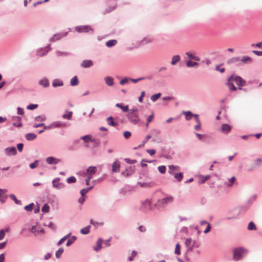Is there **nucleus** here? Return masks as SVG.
<instances>
[{
    "instance_id": "nucleus-1",
    "label": "nucleus",
    "mask_w": 262,
    "mask_h": 262,
    "mask_svg": "<svg viewBox=\"0 0 262 262\" xmlns=\"http://www.w3.org/2000/svg\"><path fill=\"white\" fill-rule=\"evenodd\" d=\"M248 253V250L243 247H239L233 250V259L237 261L243 259Z\"/></svg>"
},
{
    "instance_id": "nucleus-2",
    "label": "nucleus",
    "mask_w": 262,
    "mask_h": 262,
    "mask_svg": "<svg viewBox=\"0 0 262 262\" xmlns=\"http://www.w3.org/2000/svg\"><path fill=\"white\" fill-rule=\"evenodd\" d=\"M173 201V197L171 195H168L161 199H159L155 204V206L157 209L164 208L168 204L172 203Z\"/></svg>"
},
{
    "instance_id": "nucleus-3",
    "label": "nucleus",
    "mask_w": 262,
    "mask_h": 262,
    "mask_svg": "<svg viewBox=\"0 0 262 262\" xmlns=\"http://www.w3.org/2000/svg\"><path fill=\"white\" fill-rule=\"evenodd\" d=\"M138 110L137 108L130 109L127 114L128 120L134 124H137L140 122V118L138 115Z\"/></svg>"
},
{
    "instance_id": "nucleus-4",
    "label": "nucleus",
    "mask_w": 262,
    "mask_h": 262,
    "mask_svg": "<svg viewBox=\"0 0 262 262\" xmlns=\"http://www.w3.org/2000/svg\"><path fill=\"white\" fill-rule=\"evenodd\" d=\"M151 201L148 199H146L145 200L141 202V205L139 209L142 212H147L151 210Z\"/></svg>"
},
{
    "instance_id": "nucleus-5",
    "label": "nucleus",
    "mask_w": 262,
    "mask_h": 262,
    "mask_svg": "<svg viewBox=\"0 0 262 262\" xmlns=\"http://www.w3.org/2000/svg\"><path fill=\"white\" fill-rule=\"evenodd\" d=\"M75 30L78 33H88L90 31L92 34L94 33V30L89 25L78 26L75 27Z\"/></svg>"
},
{
    "instance_id": "nucleus-6",
    "label": "nucleus",
    "mask_w": 262,
    "mask_h": 262,
    "mask_svg": "<svg viewBox=\"0 0 262 262\" xmlns=\"http://www.w3.org/2000/svg\"><path fill=\"white\" fill-rule=\"evenodd\" d=\"M69 32H60L54 34L50 39V42H54L60 40L61 38L66 37L68 35Z\"/></svg>"
},
{
    "instance_id": "nucleus-7",
    "label": "nucleus",
    "mask_w": 262,
    "mask_h": 262,
    "mask_svg": "<svg viewBox=\"0 0 262 262\" xmlns=\"http://www.w3.org/2000/svg\"><path fill=\"white\" fill-rule=\"evenodd\" d=\"M52 48L51 47L50 44H49L46 47L43 48H40L37 50L36 51V55L38 56H45L50 50H51Z\"/></svg>"
},
{
    "instance_id": "nucleus-8",
    "label": "nucleus",
    "mask_w": 262,
    "mask_h": 262,
    "mask_svg": "<svg viewBox=\"0 0 262 262\" xmlns=\"http://www.w3.org/2000/svg\"><path fill=\"white\" fill-rule=\"evenodd\" d=\"M52 183L53 187L58 190L63 189L65 187V184L60 182V178H56L53 179Z\"/></svg>"
},
{
    "instance_id": "nucleus-9",
    "label": "nucleus",
    "mask_w": 262,
    "mask_h": 262,
    "mask_svg": "<svg viewBox=\"0 0 262 262\" xmlns=\"http://www.w3.org/2000/svg\"><path fill=\"white\" fill-rule=\"evenodd\" d=\"M67 125L68 124L64 122L61 121H57L51 122L49 124V127H52V129L56 128H62L66 127L67 126Z\"/></svg>"
},
{
    "instance_id": "nucleus-10",
    "label": "nucleus",
    "mask_w": 262,
    "mask_h": 262,
    "mask_svg": "<svg viewBox=\"0 0 262 262\" xmlns=\"http://www.w3.org/2000/svg\"><path fill=\"white\" fill-rule=\"evenodd\" d=\"M7 156H15L17 154L16 148L14 146L7 147L4 149Z\"/></svg>"
},
{
    "instance_id": "nucleus-11",
    "label": "nucleus",
    "mask_w": 262,
    "mask_h": 262,
    "mask_svg": "<svg viewBox=\"0 0 262 262\" xmlns=\"http://www.w3.org/2000/svg\"><path fill=\"white\" fill-rule=\"evenodd\" d=\"M233 78L234 75L232 74L228 78V80L226 83V85L228 86L231 91H235L237 90V88L235 86L233 83Z\"/></svg>"
},
{
    "instance_id": "nucleus-12",
    "label": "nucleus",
    "mask_w": 262,
    "mask_h": 262,
    "mask_svg": "<svg viewBox=\"0 0 262 262\" xmlns=\"http://www.w3.org/2000/svg\"><path fill=\"white\" fill-rule=\"evenodd\" d=\"M46 161L47 163L50 165H56L61 161L60 159L52 156L47 158Z\"/></svg>"
},
{
    "instance_id": "nucleus-13",
    "label": "nucleus",
    "mask_w": 262,
    "mask_h": 262,
    "mask_svg": "<svg viewBox=\"0 0 262 262\" xmlns=\"http://www.w3.org/2000/svg\"><path fill=\"white\" fill-rule=\"evenodd\" d=\"M111 5L108 6V8L106 9L103 12L104 14L106 13H108L112 11H113L117 6V3L116 0H111L110 1Z\"/></svg>"
},
{
    "instance_id": "nucleus-14",
    "label": "nucleus",
    "mask_w": 262,
    "mask_h": 262,
    "mask_svg": "<svg viewBox=\"0 0 262 262\" xmlns=\"http://www.w3.org/2000/svg\"><path fill=\"white\" fill-rule=\"evenodd\" d=\"M38 84L43 88H47L49 86V80L47 77H44L40 79V80H39Z\"/></svg>"
},
{
    "instance_id": "nucleus-15",
    "label": "nucleus",
    "mask_w": 262,
    "mask_h": 262,
    "mask_svg": "<svg viewBox=\"0 0 262 262\" xmlns=\"http://www.w3.org/2000/svg\"><path fill=\"white\" fill-rule=\"evenodd\" d=\"M233 81L236 82V84L239 86H242L245 85L246 81L239 76H234Z\"/></svg>"
},
{
    "instance_id": "nucleus-16",
    "label": "nucleus",
    "mask_w": 262,
    "mask_h": 262,
    "mask_svg": "<svg viewBox=\"0 0 262 262\" xmlns=\"http://www.w3.org/2000/svg\"><path fill=\"white\" fill-rule=\"evenodd\" d=\"M105 83L108 86H113L114 85V79L111 76H106L104 78Z\"/></svg>"
},
{
    "instance_id": "nucleus-17",
    "label": "nucleus",
    "mask_w": 262,
    "mask_h": 262,
    "mask_svg": "<svg viewBox=\"0 0 262 262\" xmlns=\"http://www.w3.org/2000/svg\"><path fill=\"white\" fill-rule=\"evenodd\" d=\"M93 65V62L91 60H84L81 62L80 64L81 67L84 68H90Z\"/></svg>"
},
{
    "instance_id": "nucleus-18",
    "label": "nucleus",
    "mask_w": 262,
    "mask_h": 262,
    "mask_svg": "<svg viewBox=\"0 0 262 262\" xmlns=\"http://www.w3.org/2000/svg\"><path fill=\"white\" fill-rule=\"evenodd\" d=\"M52 85L53 88L62 86L63 85V82L61 79L58 78L54 79L52 81Z\"/></svg>"
},
{
    "instance_id": "nucleus-19",
    "label": "nucleus",
    "mask_w": 262,
    "mask_h": 262,
    "mask_svg": "<svg viewBox=\"0 0 262 262\" xmlns=\"http://www.w3.org/2000/svg\"><path fill=\"white\" fill-rule=\"evenodd\" d=\"M180 167L178 165H171L168 166V173L170 174H173L175 171H179Z\"/></svg>"
},
{
    "instance_id": "nucleus-20",
    "label": "nucleus",
    "mask_w": 262,
    "mask_h": 262,
    "mask_svg": "<svg viewBox=\"0 0 262 262\" xmlns=\"http://www.w3.org/2000/svg\"><path fill=\"white\" fill-rule=\"evenodd\" d=\"M97 170V168L95 166H90L86 170V173L88 176H90L92 178V176L94 174Z\"/></svg>"
},
{
    "instance_id": "nucleus-21",
    "label": "nucleus",
    "mask_w": 262,
    "mask_h": 262,
    "mask_svg": "<svg viewBox=\"0 0 262 262\" xmlns=\"http://www.w3.org/2000/svg\"><path fill=\"white\" fill-rule=\"evenodd\" d=\"M120 167V162L116 160L115 161L112 165V171L113 172H117L119 171Z\"/></svg>"
},
{
    "instance_id": "nucleus-22",
    "label": "nucleus",
    "mask_w": 262,
    "mask_h": 262,
    "mask_svg": "<svg viewBox=\"0 0 262 262\" xmlns=\"http://www.w3.org/2000/svg\"><path fill=\"white\" fill-rule=\"evenodd\" d=\"M7 192V189L0 188V202L2 203H4L6 202L7 196L3 195V194L6 193Z\"/></svg>"
},
{
    "instance_id": "nucleus-23",
    "label": "nucleus",
    "mask_w": 262,
    "mask_h": 262,
    "mask_svg": "<svg viewBox=\"0 0 262 262\" xmlns=\"http://www.w3.org/2000/svg\"><path fill=\"white\" fill-rule=\"evenodd\" d=\"M221 129L223 133L227 134L230 132L231 127L230 125L224 123L222 125Z\"/></svg>"
},
{
    "instance_id": "nucleus-24",
    "label": "nucleus",
    "mask_w": 262,
    "mask_h": 262,
    "mask_svg": "<svg viewBox=\"0 0 262 262\" xmlns=\"http://www.w3.org/2000/svg\"><path fill=\"white\" fill-rule=\"evenodd\" d=\"M185 54L190 60H194L198 61L200 60V58L199 56L194 55L192 53L190 52H187Z\"/></svg>"
},
{
    "instance_id": "nucleus-25",
    "label": "nucleus",
    "mask_w": 262,
    "mask_h": 262,
    "mask_svg": "<svg viewBox=\"0 0 262 262\" xmlns=\"http://www.w3.org/2000/svg\"><path fill=\"white\" fill-rule=\"evenodd\" d=\"M181 57L179 55H174L172 57L171 64L172 66L175 65L177 62L180 61Z\"/></svg>"
},
{
    "instance_id": "nucleus-26",
    "label": "nucleus",
    "mask_w": 262,
    "mask_h": 262,
    "mask_svg": "<svg viewBox=\"0 0 262 262\" xmlns=\"http://www.w3.org/2000/svg\"><path fill=\"white\" fill-rule=\"evenodd\" d=\"M183 114L185 116V119L186 120H190L192 117H193V115L194 114H192V112L190 111H188L186 112L183 111L182 112Z\"/></svg>"
},
{
    "instance_id": "nucleus-27",
    "label": "nucleus",
    "mask_w": 262,
    "mask_h": 262,
    "mask_svg": "<svg viewBox=\"0 0 262 262\" xmlns=\"http://www.w3.org/2000/svg\"><path fill=\"white\" fill-rule=\"evenodd\" d=\"M36 135L34 133H28L26 135L25 137L28 141H32L36 138Z\"/></svg>"
},
{
    "instance_id": "nucleus-28",
    "label": "nucleus",
    "mask_w": 262,
    "mask_h": 262,
    "mask_svg": "<svg viewBox=\"0 0 262 262\" xmlns=\"http://www.w3.org/2000/svg\"><path fill=\"white\" fill-rule=\"evenodd\" d=\"M103 239L101 238L98 239V240L96 242V246L94 247V249L96 251H99L102 248V242Z\"/></svg>"
},
{
    "instance_id": "nucleus-29",
    "label": "nucleus",
    "mask_w": 262,
    "mask_h": 262,
    "mask_svg": "<svg viewBox=\"0 0 262 262\" xmlns=\"http://www.w3.org/2000/svg\"><path fill=\"white\" fill-rule=\"evenodd\" d=\"M107 122L108 125L112 126H116L118 125V122L113 121V118L112 116L107 118Z\"/></svg>"
},
{
    "instance_id": "nucleus-30",
    "label": "nucleus",
    "mask_w": 262,
    "mask_h": 262,
    "mask_svg": "<svg viewBox=\"0 0 262 262\" xmlns=\"http://www.w3.org/2000/svg\"><path fill=\"white\" fill-rule=\"evenodd\" d=\"M199 63L196 61H192L191 60H189L188 61H187L186 62V66L188 68H193L195 66H199Z\"/></svg>"
},
{
    "instance_id": "nucleus-31",
    "label": "nucleus",
    "mask_w": 262,
    "mask_h": 262,
    "mask_svg": "<svg viewBox=\"0 0 262 262\" xmlns=\"http://www.w3.org/2000/svg\"><path fill=\"white\" fill-rule=\"evenodd\" d=\"M117 42V40L116 39H111L105 42V45L108 48H111L116 45Z\"/></svg>"
},
{
    "instance_id": "nucleus-32",
    "label": "nucleus",
    "mask_w": 262,
    "mask_h": 262,
    "mask_svg": "<svg viewBox=\"0 0 262 262\" xmlns=\"http://www.w3.org/2000/svg\"><path fill=\"white\" fill-rule=\"evenodd\" d=\"M72 112L66 111V113L62 115V118L64 119L71 120L72 119Z\"/></svg>"
},
{
    "instance_id": "nucleus-33",
    "label": "nucleus",
    "mask_w": 262,
    "mask_h": 262,
    "mask_svg": "<svg viewBox=\"0 0 262 262\" xmlns=\"http://www.w3.org/2000/svg\"><path fill=\"white\" fill-rule=\"evenodd\" d=\"M70 85L72 86H76L78 85L79 83V81L78 79V78L76 76H74L72 77L70 80Z\"/></svg>"
},
{
    "instance_id": "nucleus-34",
    "label": "nucleus",
    "mask_w": 262,
    "mask_h": 262,
    "mask_svg": "<svg viewBox=\"0 0 262 262\" xmlns=\"http://www.w3.org/2000/svg\"><path fill=\"white\" fill-rule=\"evenodd\" d=\"M115 105H116V107L120 108L122 110V111L124 112H128L129 110L128 109V105L124 106V105H123L121 103H116Z\"/></svg>"
},
{
    "instance_id": "nucleus-35",
    "label": "nucleus",
    "mask_w": 262,
    "mask_h": 262,
    "mask_svg": "<svg viewBox=\"0 0 262 262\" xmlns=\"http://www.w3.org/2000/svg\"><path fill=\"white\" fill-rule=\"evenodd\" d=\"M172 175L178 182H181L183 178V172L174 173V174Z\"/></svg>"
},
{
    "instance_id": "nucleus-36",
    "label": "nucleus",
    "mask_w": 262,
    "mask_h": 262,
    "mask_svg": "<svg viewBox=\"0 0 262 262\" xmlns=\"http://www.w3.org/2000/svg\"><path fill=\"white\" fill-rule=\"evenodd\" d=\"M9 197L12 200H13L14 202V203L16 204L21 205L22 203L21 201L17 200V199L16 198V196L14 194H10L9 195Z\"/></svg>"
},
{
    "instance_id": "nucleus-37",
    "label": "nucleus",
    "mask_w": 262,
    "mask_h": 262,
    "mask_svg": "<svg viewBox=\"0 0 262 262\" xmlns=\"http://www.w3.org/2000/svg\"><path fill=\"white\" fill-rule=\"evenodd\" d=\"M240 61L243 63H247L252 62V59L249 56H243L242 58H240Z\"/></svg>"
},
{
    "instance_id": "nucleus-38",
    "label": "nucleus",
    "mask_w": 262,
    "mask_h": 262,
    "mask_svg": "<svg viewBox=\"0 0 262 262\" xmlns=\"http://www.w3.org/2000/svg\"><path fill=\"white\" fill-rule=\"evenodd\" d=\"M93 188V186L83 188L80 190V194L82 196H83L89 191Z\"/></svg>"
},
{
    "instance_id": "nucleus-39",
    "label": "nucleus",
    "mask_w": 262,
    "mask_h": 262,
    "mask_svg": "<svg viewBox=\"0 0 262 262\" xmlns=\"http://www.w3.org/2000/svg\"><path fill=\"white\" fill-rule=\"evenodd\" d=\"M253 163L257 167L262 165V158H257L253 160Z\"/></svg>"
},
{
    "instance_id": "nucleus-40",
    "label": "nucleus",
    "mask_w": 262,
    "mask_h": 262,
    "mask_svg": "<svg viewBox=\"0 0 262 262\" xmlns=\"http://www.w3.org/2000/svg\"><path fill=\"white\" fill-rule=\"evenodd\" d=\"M77 239V237L75 235L71 236V238L69 239L66 243L67 246H70Z\"/></svg>"
},
{
    "instance_id": "nucleus-41",
    "label": "nucleus",
    "mask_w": 262,
    "mask_h": 262,
    "mask_svg": "<svg viewBox=\"0 0 262 262\" xmlns=\"http://www.w3.org/2000/svg\"><path fill=\"white\" fill-rule=\"evenodd\" d=\"M90 225L87 226L86 227L82 228L80 230V233L82 234H88L90 232Z\"/></svg>"
},
{
    "instance_id": "nucleus-42",
    "label": "nucleus",
    "mask_w": 262,
    "mask_h": 262,
    "mask_svg": "<svg viewBox=\"0 0 262 262\" xmlns=\"http://www.w3.org/2000/svg\"><path fill=\"white\" fill-rule=\"evenodd\" d=\"M247 229L249 230H256L257 228L255 224L251 221L249 223Z\"/></svg>"
},
{
    "instance_id": "nucleus-43",
    "label": "nucleus",
    "mask_w": 262,
    "mask_h": 262,
    "mask_svg": "<svg viewBox=\"0 0 262 262\" xmlns=\"http://www.w3.org/2000/svg\"><path fill=\"white\" fill-rule=\"evenodd\" d=\"M240 61V57H234L230 59H229L227 61V63L230 64L232 63H235Z\"/></svg>"
},
{
    "instance_id": "nucleus-44",
    "label": "nucleus",
    "mask_w": 262,
    "mask_h": 262,
    "mask_svg": "<svg viewBox=\"0 0 262 262\" xmlns=\"http://www.w3.org/2000/svg\"><path fill=\"white\" fill-rule=\"evenodd\" d=\"M80 139L83 140L85 142L88 143L91 141V137L90 135H85L80 138Z\"/></svg>"
},
{
    "instance_id": "nucleus-45",
    "label": "nucleus",
    "mask_w": 262,
    "mask_h": 262,
    "mask_svg": "<svg viewBox=\"0 0 262 262\" xmlns=\"http://www.w3.org/2000/svg\"><path fill=\"white\" fill-rule=\"evenodd\" d=\"M161 94L160 93H157L156 94L153 95L151 96L150 99L152 101L155 102L158 99L160 98Z\"/></svg>"
},
{
    "instance_id": "nucleus-46",
    "label": "nucleus",
    "mask_w": 262,
    "mask_h": 262,
    "mask_svg": "<svg viewBox=\"0 0 262 262\" xmlns=\"http://www.w3.org/2000/svg\"><path fill=\"white\" fill-rule=\"evenodd\" d=\"M56 54L58 56H68L70 55V53L69 52H61L60 51H57L56 52Z\"/></svg>"
},
{
    "instance_id": "nucleus-47",
    "label": "nucleus",
    "mask_w": 262,
    "mask_h": 262,
    "mask_svg": "<svg viewBox=\"0 0 262 262\" xmlns=\"http://www.w3.org/2000/svg\"><path fill=\"white\" fill-rule=\"evenodd\" d=\"M63 248H59L57 251H56L55 253V256L57 258H58L60 257L62 253L63 252Z\"/></svg>"
},
{
    "instance_id": "nucleus-48",
    "label": "nucleus",
    "mask_w": 262,
    "mask_h": 262,
    "mask_svg": "<svg viewBox=\"0 0 262 262\" xmlns=\"http://www.w3.org/2000/svg\"><path fill=\"white\" fill-rule=\"evenodd\" d=\"M41 211L45 213L48 212L50 211V207L49 205L47 204H45L41 208Z\"/></svg>"
},
{
    "instance_id": "nucleus-49",
    "label": "nucleus",
    "mask_w": 262,
    "mask_h": 262,
    "mask_svg": "<svg viewBox=\"0 0 262 262\" xmlns=\"http://www.w3.org/2000/svg\"><path fill=\"white\" fill-rule=\"evenodd\" d=\"M34 204L31 203L24 207V209L27 211H31L33 209Z\"/></svg>"
},
{
    "instance_id": "nucleus-50",
    "label": "nucleus",
    "mask_w": 262,
    "mask_h": 262,
    "mask_svg": "<svg viewBox=\"0 0 262 262\" xmlns=\"http://www.w3.org/2000/svg\"><path fill=\"white\" fill-rule=\"evenodd\" d=\"M76 182V179L74 176H71L67 179V182L68 183H73Z\"/></svg>"
},
{
    "instance_id": "nucleus-51",
    "label": "nucleus",
    "mask_w": 262,
    "mask_h": 262,
    "mask_svg": "<svg viewBox=\"0 0 262 262\" xmlns=\"http://www.w3.org/2000/svg\"><path fill=\"white\" fill-rule=\"evenodd\" d=\"M158 169L161 173L163 174L166 172V168L165 166L161 165L158 167Z\"/></svg>"
},
{
    "instance_id": "nucleus-52",
    "label": "nucleus",
    "mask_w": 262,
    "mask_h": 262,
    "mask_svg": "<svg viewBox=\"0 0 262 262\" xmlns=\"http://www.w3.org/2000/svg\"><path fill=\"white\" fill-rule=\"evenodd\" d=\"M175 254L177 255H179L181 253V247L179 244H177L176 245L175 250H174Z\"/></svg>"
},
{
    "instance_id": "nucleus-53",
    "label": "nucleus",
    "mask_w": 262,
    "mask_h": 262,
    "mask_svg": "<svg viewBox=\"0 0 262 262\" xmlns=\"http://www.w3.org/2000/svg\"><path fill=\"white\" fill-rule=\"evenodd\" d=\"M235 180V178L234 177H231L230 179L228 180V183H227V185L229 187L232 186Z\"/></svg>"
},
{
    "instance_id": "nucleus-54",
    "label": "nucleus",
    "mask_w": 262,
    "mask_h": 262,
    "mask_svg": "<svg viewBox=\"0 0 262 262\" xmlns=\"http://www.w3.org/2000/svg\"><path fill=\"white\" fill-rule=\"evenodd\" d=\"M38 107L37 104H30L27 106V108L29 110H33L36 108Z\"/></svg>"
},
{
    "instance_id": "nucleus-55",
    "label": "nucleus",
    "mask_w": 262,
    "mask_h": 262,
    "mask_svg": "<svg viewBox=\"0 0 262 262\" xmlns=\"http://www.w3.org/2000/svg\"><path fill=\"white\" fill-rule=\"evenodd\" d=\"M210 178L209 175H207L205 177H202V178L200 181V184H204Z\"/></svg>"
},
{
    "instance_id": "nucleus-56",
    "label": "nucleus",
    "mask_w": 262,
    "mask_h": 262,
    "mask_svg": "<svg viewBox=\"0 0 262 262\" xmlns=\"http://www.w3.org/2000/svg\"><path fill=\"white\" fill-rule=\"evenodd\" d=\"M145 78H146L144 77H140V78H138L137 79H133V78H129V80L134 83H137L141 80L145 79Z\"/></svg>"
},
{
    "instance_id": "nucleus-57",
    "label": "nucleus",
    "mask_w": 262,
    "mask_h": 262,
    "mask_svg": "<svg viewBox=\"0 0 262 262\" xmlns=\"http://www.w3.org/2000/svg\"><path fill=\"white\" fill-rule=\"evenodd\" d=\"M34 120L36 121H43L46 120V117L43 115L37 116L35 117Z\"/></svg>"
},
{
    "instance_id": "nucleus-58",
    "label": "nucleus",
    "mask_w": 262,
    "mask_h": 262,
    "mask_svg": "<svg viewBox=\"0 0 262 262\" xmlns=\"http://www.w3.org/2000/svg\"><path fill=\"white\" fill-rule=\"evenodd\" d=\"M125 161L128 164H133L137 162V160L135 159H130L129 158H125L124 159Z\"/></svg>"
},
{
    "instance_id": "nucleus-59",
    "label": "nucleus",
    "mask_w": 262,
    "mask_h": 262,
    "mask_svg": "<svg viewBox=\"0 0 262 262\" xmlns=\"http://www.w3.org/2000/svg\"><path fill=\"white\" fill-rule=\"evenodd\" d=\"M39 162L38 160H35L34 162L30 164L29 167L31 169H34L37 167V165Z\"/></svg>"
},
{
    "instance_id": "nucleus-60",
    "label": "nucleus",
    "mask_w": 262,
    "mask_h": 262,
    "mask_svg": "<svg viewBox=\"0 0 262 262\" xmlns=\"http://www.w3.org/2000/svg\"><path fill=\"white\" fill-rule=\"evenodd\" d=\"M129 80V78H128V77H125L123 79H122V80H121L120 81V84L121 85H124L125 84V83H127L128 82V81Z\"/></svg>"
},
{
    "instance_id": "nucleus-61",
    "label": "nucleus",
    "mask_w": 262,
    "mask_h": 262,
    "mask_svg": "<svg viewBox=\"0 0 262 262\" xmlns=\"http://www.w3.org/2000/svg\"><path fill=\"white\" fill-rule=\"evenodd\" d=\"M137 255V252L135 250H133L132 252L131 256L128 258V260L130 261H132L134 257Z\"/></svg>"
},
{
    "instance_id": "nucleus-62",
    "label": "nucleus",
    "mask_w": 262,
    "mask_h": 262,
    "mask_svg": "<svg viewBox=\"0 0 262 262\" xmlns=\"http://www.w3.org/2000/svg\"><path fill=\"white\" fill-rule=\"evenodd\" d=\"M191 244H192V239L191 238H188L186 239V240L185 241V244L187 247H189L190 246H191Z\"/></svg>"
},
{
    "instance_id": "nucleus-63",
    "label": "nucleus",
    "mask_w": 262,
    "mask_h": 262,
    "mask_svg": "<svg viewBox=\"0 0 262 262\" xmlns=\"http://www.w3.org/2000/svg\"><path fill=\"white\" fill-rule=\"evenodd\" d=\"M193 248H198L200 246V244L196 241H192L191 246Z\"/></svg>"
},
{
    "instance_id": "nucleus-64",
    "label": "nucleus",
    "mask_w": 262,
    "mask_h": 262,
    "mask_svg": "<svg viewBox=\"0 0 262 262\" xmlns=\"http://www.w3.org/2000/svg\"><path fill=\"white\" fill-rule=\"evenodd\" d=\"M131 136V133L129 131H125L123 133V136L125 139H128Z\"/></svg>"
}]
</instances>
